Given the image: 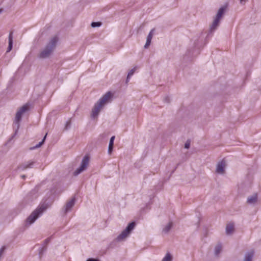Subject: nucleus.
<instances>
[{
    "label": "nucleus",
    "instance_id": "25",
    "mask_svg": "<svg viewBox=\"0 0 261 261\" xmlns=\"http://www.w3.org/2000/svg\"><path fill=\"white\" fill-rule=\"evenodd\" d=\"M86 261H100V260L97 258H90L88 259Z\"/></svg>",
    "mask_w": 261,
    "mask_h": 261
},
{
    "label": "nucleus",
    "instance_id": "15",
    "mask_svg": "<svg viewBox=\"0 0 261 261\" xmlns=\"http://www.w3.org/2000/svg\"><path fill=\"white\" fill-rule=\"evenodd\" d=\"M114 139H115V136H112L111 138L110 142H109L108 152V153L110 154H111L112 150H113Z\"/></svg>",
    "mask_w": 261,
    "mask_h": 261
},
{
    "label": "nucleus",
    "instance_id": "27",
    "mask_svg": "<svg viewBox=\"0 0 261 261\" xmlns=\"http://www.w3.org/2000/svg\"><path fill=\"white\" fill-rule=\"evenodd\" d=\"M49 240H50V239H49V238L46 239L45 240V243L47 244L49 241Z\"/></svg>",
    "mask_w": 261,
    "mask_h": 261
},
{
    "label": "nucleus",
    "instance_id": "19",
    "mask_svg": "<svg viewBox=\"0 0 261 261\" xmlns=\"http://www.w3.org/2000/svg\"><path fill=\"white\" fill-rule=\"evenodd\" d=\"M172 259L173 257L172 255L170 253L167 252L162 261H172Z\"/></svg>",
    "mask_w": 261,
    "mask_h": 261
},
{
    "label": "nucleus",
    "instance_id": "6",
    "mask_svg": "<svg viewBox=\"0 0 261 261\" xmlns=\"http://www.w3.org/2000/svg\"><path fill=\"white\" fill-rule=\"evenodd\" d=\"M135 225L136 223L135 222L129 223L126 228L117 237L116 240L118 242H120L125 239L134 229Z\"/></svg>",
    "mask_w": 261,
    "mask_h": 261
},
{
    "label": "nucleus",
    "instance_id": "1",
    "mask_svg": "<svg viewBox=\"0 0 261 261\" xmlns=\"http://www.w3.org/2000/svg\"><path fill=\"white\" fill-rule=\"evenodd\" d=\"M113 96V94L109 91L103 95L98 101L95 103L91 112V117L93 119L97 117L99 112L107 103L110 102Z\"/></svg>",
    "mask_w": 261,
    "mask_h": 261
},
{
    "label": "nucleus",
    "instance_id": "21",
    "mask_svg": "<svg viewBox=\"0 0 261 261\" xmlns=\"http://www.w3.org/2000/svg\"><path fill=\"white\" fill-rule=\"evenodd\" d=\"M47 134L45 135L42 140L38 144H36L35 146L33 147V149L37 148L40 147L42 145V144L44 143V142L46 139Z\"/></svg>",
    "mask_w": 261,
    "mask_h": 261
},
{
    "label": "nucleus",
    "instance_id": "5",
    "mask_svg": "<svg viewBox=\"0 0 261 261\" xmlns=\"http://www.w3.org/2000/svg\"><path fill=\"white\" fill-rule=\"evenodd\" d=\"M227 8L226 6L221 7L218 11L217 13L214 17L213 21L210 25V31L211 32H214L219 25L220 20L224 15Z\"/></svg>",
    "mask_w": 261,
    "mask_h": 261
},
{
    "label": "nucleus",
    "instance_id": "26",
    "mask_svg": "<svg viewBox=\"0 0 261 261\" xmlns=\"http://www.w3.org/2000/svg\"><path fill=\"white\" fill-rule=\"evenodd\" d=\"M70 121H67L66 123L65 128L67 129L69 127H70Z\"/></svg>",
    "mask_w": 261,
    "mask_h": 261
},
{
    "label": "nucleus",
    "instance_id": "4",
    "mask_svg": "<svg viewBox=\"0 0 261 261\" xmlns=\"http://www.w3.org/2000/svg\"><path fill=\"white\" fill-rule=\"evenodd\" d=\"M29 106L28 105L26 104L21 107L17 111L16 114V116L13 125V129L15 130V134L17 133L19 129L20 126V122L21 120L22 115L24 114V113L27 112L29 110Z\"/></svg>",
    "mask_w": 261,
    "mask_h": 261
},
{
    "label": "nucleus",
    "instance_id": "16",
    "mask_svg": "<svg viewBox=\"0 0 261 261\" xmlns=\"http://www.w3.org/2000/svg\"><path fill=\"white\" fill-rule=\"evenodd\" d=\"M234 229V226L232 224H229L226 226V232L227 234H231Z\"/></svg>",
    "mask_w": 261,
    "mask_h": 261
},
{
    "label": "nucleus",
    "instance_id": "29",
    "mask_svg": "<svg viewBox=\"0 0 261 261\" xmlns=\"http://www.w3.org/2000/svg\"><path fill=\"white\" fill-rule=\"evenodd\" d=\"M2 10L1 9H0V13H2Z\"/></svg>",
    "mask_w": 261,
    "mask_h": 261
},
{
    "label": "nucleus",
    "instance_id": "20",
    "mask_svg": "<svg viewBox=\"0 0 261 261\" xmlns=\"http://www.w3.org/2000/svg\"><path fill=\"white\" fill-rule=\"evenodd\" d=\"M137 69V67H135L134 68H133L129 70V71L128 73L127 76L126 82H127L128 81L129 77L133 75V74L134 73L135 71H136V70Z\"/></svg>",
    "mask_w": 261,
    "mask_h": 261
},
{
    "label": "nucleus",
    "instance_id": "7",
    "mask_svg": "<svg viewBox=\"0 0 261 261\" xmlns=\"http://www.w3.org/2000/svg\"><path fill=\"white\" fill-rule=\"evenodd\" d=\"M89 158L87 155H85L82 159L80 167L74 172V175L77 176L85 171L89 165Z\"/></svg>",
    "mask_w": 261,
    "mask_h": 261
},
{
    "label": "nucleus",
    "instance_id": "23",
    "mask_svg": "<svg viewBox=\"0 0 261 261\" xmlns=\"http://www.w3.org/2000/svg\"><path fill=\"white\" fill-rule=\"evenodd\" d=\"M163 101L166 103H169L170 102V98L168 96H166L164 98Z\"/></svg>",
    "mask_w": 261,
    "mask_h": 261
},
{
    "label": "nucleus",
    "instance_id": "11",
    "mask_svg": "<svg viewBox=\"0 0 261 261\" xmlns=\"http://www.w3.org/2000/svg\"><path fill=\"white\" fill-rule=\"evenodd\" d=\"M226 166L225 161L224 160L219 162L217 165L216 172L219 174H223L225 171V167Z\"/></svg>",
    "mask_w": 261,
    "mask_h": 261
},
{
    "label": "nucleus",
    "instance_id": "17",
    "mask_svg": "<svg viewBox=\"0 0 261 261\" xmlns=\"http://www.w3.org/2000/svg\"><path fill=\"white\" fill-rule=\"evenodd\" d=\"M222 251V246L221 244H217L215 247L214 253L216 256H218Z\"/></svg>",
    "mask_w": 261,
    "mask_h": 261
},
{
    "label": "nucleus",
    "instance_id": "14",
    "mask_svg": "<svg viewBox=\"0 0 261 261\" xmlns=\"http://www.w3.org/2000/svg\"><path fill=\"white\" fill-rule=\"evenodd\" d=\"M13 46V33L11 32L9 35V46L7 48V52H9L11 50Z\"/></svg>",
    "mask_w": 261,
    "mask_h": 261
},
{
    "label": "nucleus",
    "instance_id": "3",
    "mask_svg": "<svg viewBox=\"0 0 261 261\" xmlns=\"http://www.w3.org/2000/svg\"><path fill=\"white\" fill-rule=\"evenodd\" d=\"M47 206L46 204H42L37 208L27 219L25 226H29L33 224L36 220L43 214Z\"/></svg>",
    "mask_w": 261,
    "mask_h": 261
},
{
    "label": "nucleus",
    "instance_id": "12",
    "mask_svg": "<svg viewBox=\"0 0 261 261\" xmlns=\"http://www.w3.org/2000/svg\"><path fill=\"white\" fill-rule=\"evenodd\" d=\"M154 29H152L149 32V34L148 35L146 39V42L144 45L145 48H147L150 45L151 41V39L152 38L153 35V32H154Z\"/></svg>",
    "mask_w": 261,
    "mask_h": 261
},
{
    "label": "nucleus",
    "instance_id": "13",
    "mask_svg": "<svg viewBox=\"0 0 261 261\" xmlns=\"http://www.w3.org/2000/svg\"><path fill=\"white\" fill-rule=\"evenodd\" d=\"M254 255V251L253 250L249 251L246 253L245 254L243 261H251Z\"/></svg>",
    "mask_w": 261,
    "mask_h": 261
},
{
    "label": "nucleus",
    "instance_id": "9",
    "mask_svg": "<svg viewBox=\"0 0 261 261\" xmlns=\"http://www.w3.org/2000/svg\"><path fill=\"white\" fill-rule=\"evenodd\" d=\"M258 199V198L257 194L253 193L247 197L246 202L249 205L254 206L257 203Z\"/></svg>",
    "mask_w": 261,
    "mask_h": 261
},
{
    "label": "nucleus",
    "instance_id": "28",
    "mask_svg": "<svg viewBox=\"0 0 261 261\" xmlns=\"http://www.w3.org/2000/svg\"><path fill=\"white\" fill-rule=\"evenodd\" d=\"M25 176L24 175H22V176H21V177H22V178H25Z\"/></svg>",
    "mask_w": 261,
    "mask_h": 261
},
{
    "label": "nucleus",
    "instance_id": "18",
    "mask_svg": "<svg viewBox=\"0 0 261 261\" xmlns=\"http://www.w3.org/2000/svg\"><path fill=\"white\" fill-rule=\"evenodd\" d=\"M172 227V223L171 222L167 224L163 228V231L165 233H168Z\"/></svg>",
    "mask_w": 261,
    "mask_h": 261
},
{
    "label": "nucleus",
    "instance_id": "22",
    "mask_svg": "<svg viewBox=\"0 0 261 261\" xmlns=\"http://www.w3.org/2000/svg\"><path fill=\"white\" fill-rule=\"evenodd\" d=\"M101 23L100 22H93L91 23V27L93 28L99 27L101 25Z\"/></svg>",
    "mask_w": 261,
    "mask_h": 261
},
{
    "label": "nucleus",
    "instance_id": "8",
    "mask_svg": "<svg viewBox=\"0 0 261 261\" xmlns=\"http://www.w3.org/2000/svg\"><path fill=\"white\" fill-rule=\"evenodd\" d=\"M75 202V198L73 197L69 200L67 201L65 205L62 208V212L66 215L68 212H70L73 206L74 205Z\"/></svg>",
    "mask_w": 261,
    "mask_h": 261
},
{
    "label": "nucleus",
    "instance_id": "2",
    "mask_svg": "<svg viewBox=\"0 0 261 261\" xmlns=\"http://www.w3.org/2000/svg\"><path fill=\"white\" fill-rule=\"evenodd\" d=\"M58 41V38L54 36L50 39L46 45L41 49L38 54L40 59H46L49 58L53 54Z\"/></svg>",
    "mask_w": 261,
    "mask_h": 261
},
{
    "label": "nucleus",
    "instance_id": "24",
    "mask_svg": "<svg viewBox=\"0 0 261 261\" xmlns=\"http://www.w3.org/2000/svg\"><path fill=\"white\" fill-rule=\"evenodd\" d=\"M190 146V142H189V141H187V142H186V143L185 144V148H187V149H188V148H189Z\"/></svg>",
    "mask_w": 261,
    "mask_h": 261
},
{
    "label": "nucleus",
    "instance_id": "10",
    "mask_svg": "<svg viewBox=\"0 0 261 261\" xmlns=\"http://www.w3.org/2000/svg\"><path fill=\"white\" fill-rule=\"evenodd\" d=\"M34 163L35 162L32 161L24 162L18 167V170L23 171L29 168H32Z\"/></svg>",
    "mask_w": 261,
    "mask_h": 261
}]
</instances>
